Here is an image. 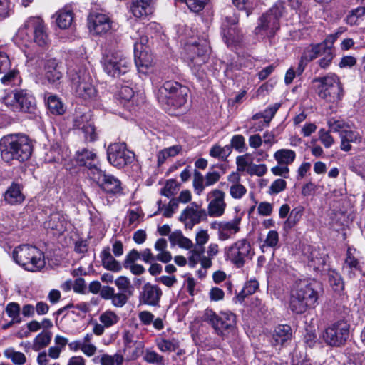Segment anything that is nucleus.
I'll list each match as a JSON object with an SVG mask.
<instances>
[{
	"label": "nucleus",
	"mask_w": 365,
	"mask_h": 365,
	"mask_svg": "<svg viewBox=\"0 0 365 365\" xmlns=\"http://www.w3.org/2000/svg\"><path fill=\"white\" fill-rule=\"evenodd\" d=\"M340 138L351 143H359L361 140V137L358 133L347 130H342L341 131Z\"/></svg>",
	"instance_id": "61"
},
{
	"label": "nucleus",
	"mask_w": 365,
	"mask_h": 365,
	"mask_svg": "<svg viewBox=\"0 0 365 365\" xmlns=\"http://www.w3.org/2000/svg\"><path fill=\"white\" fill-rule=\"evenodd\" d=\"M177 187V182L175 180H168L165 186L161 189L160 194L167 197H170L175 193Z\"/></svg>",
	"instance_id": "57"
},
{
	"label": "nucleus",
	"mask_w": 365,
	"mask_h": 365,
	"mask_svg": "<svg viewBox=\"0 0 365 365\" xmlns=\"http://www.w3.org/2000/svg\"><path fill=\"white\" fill-rule=\"evenodd\" d=\"M320 57L322 58L319 60L318 63L320 68L324 69L328 68L330 66L334 57L333 48L327 46L326 42H324V48Z\"/></svg>",
	"instance_id": "38"
},
{
	"label": "nucleus",
	"mask_w": 365,
	"mask_h": 365,
	"mask_svg": "<svg viewBox=\"0 0 365 365\" xmlns=\"http://www.w3.org/2000/svg\"><path fill=\"white\" fill-rule=\"evenodd\" d=\"M327 124L329 128V131L334 133H341V130L344 129L346 126V124L344 121L341 120H335L334 118L329 119L327 122Z\"/></svg>",
	"instance_id": "64"
},
{
	"label": "nucleus",
	"mask_w": 365,
	"mask_h": 365,
	"mask_svg": "<svg viewBox=\"0 0 365 365\" xmlns=\"http://www.w3.org/2000/svg\"><path fill=\"white\" fill-rule=\"evenodd\" d=\"M20 311V306L16 302H10L6 305V312L11 318V324H19L21 322Z\"/></svg>",
	"instance_id": "41"
},
{
	"label": "nucleus",
	"mask_w": 365,
	"mask_h": 365,
	"mask_svg": "<svg viewBox=\"0 0 365 365\" xmlns=\"http://www.w3.org/2000/svg\"><path fill=\"white\" fill-rule=\"evenodd\" d=\"M279 242V235L278 232L275 230H270L267 233V237L264 242V244L262 245V250L264 252V247H277Z\"/></svg>",
	"instance_id": "55"
},
{
	"label": "nucleus",
	"mask_w": 365,
	"mask_h": 365,
	"mask_svg": "<svg viewBox=\"0 0 365 365\" xmlns=\"http://www.w3.org/2000/svg\"><path fill=\"white\" fill-rule=\"evenodd\" d=\"M6 104L10 103L14 110L31 112L35 108V99L27 91H19L11 94L5 99Z\"/></svg>",
	"instance_id": "16"
},
{
	"label": "nucleus",
	"mask_w": 365,
	"mask_h": 365,
	"mask_svg": "<svg viewBox=\"0 0 365 365\" xmlns=\"http://www.w3.org/2000/svg\"><path fill=\"white\" fill-rule=\"evenodd\" d=\"M14 261L26 270L36 272L44 267V254L36 246L21 245L13 251Z\"/></svg>",
	"instance_id": "4"
},
{
	"label": "nucleus",
	"mask_w": 365,
	"mask_h": 365,
	"mask_svg": "<svg viewBox=\"0 0 365 365\" xmlns=\"http://www.w3.org/2000/svg\"><path fill=\"white\" fill-rule=\"evenodd\" d=\"M314 83H318L317 91L318 96L329 102H337L344 96V90L339 78L334 73L324 77L316 78Z\"/></svg>",
	"instance_id": "8"
},
{
	"label": "nucleus",
	"mask_w": 365,
	"mask_h": 365,
	"mask_svg": "<svg viewBox=\"0 0 365 365\" xmlns=\"http://www.w3.org/2000/svg\"><path fill=\"white\" fill-rule=\"evenodd\" d=\"M259 287V283L257 280H250L247 282L242 290L238 294V298L244 299L246 297L254 294Z\"/></svg>",
	"instance_id": "51"
},
{
	"label": "nucleus",
	"mask_w": 365,
	"mask_h": 365,
	"mask_svg": "<svg viewBox=\"0 0 365 365\" xmlns=\"http://www.w3.org/2000/svg\"><path fill=\"white\" fill-rule=\"evenodd\" d=\"M14 5L10 0H0V21L13 13Z\"/></svg>",
	"instance_id": "56"
},
{
	"label": "nucleus",
	"mask_w": 365,
	"mask_h": 365,
	"mask_svg": "<svg viewBox=\"0 0 365 365\" xmlns=\"http://www.w3.org/2000/svg\"><path fill=\"white\" fill-rule=\"evenodd\" d=\"M247 189L241 184H233L230 189V194L235 199L242 198L246 193Z\"/></svg>",
	"instance_id": "62"
},
{
	"label": "nucleus",
	"mask_w": 365,
	"mask_h": 365,
	"mask_svg": "<svg viewBox=\"0 0 365 365\" xmlns=\"http://www.w3.org/2000/svg\"><path fill=\"white\" fill-rule=\"evenodd\" d=\"M181 150L180 145H173L160 150L158 154V165L160 166L168 158L177 155Z\"/></svg>",
	"instance_id": "40"
},
{
	"label": "nucleus",
	"mask_w": 365,
	"mask_h": 365,
	"mask_svg": "<svg viewBox=\"0 0 365 365\" xmlns=\"http://www.w3.org/2000/svg\"><path fill=\"white\" fill-rule=\"evenodd\" d=\"M132 294L123 292H119L118 293L115 292L111 299L112 304L116 307H122L127 303L129 297Z\"/></svg>",
	"instance_id": "54"
},
{
	"label": "nucleus",
	"mask_w": 365,
	"mask_h": 365,
	"mask_svg": "<svg viewBox=\"0 0 365 365\" xmlns=\"http://www.w3.org/2000/svg\"><path fill=\"white\" fill-rule=\"evenodd\" d=\"M267 168L265 164H250L247 169V173L251 175L263 176L267 173Z\"/></svg>",
	"instance_id": "60"
},
{
	"label": "nucleus",
	"mask_w": 365,
	"mask_h": 365,
	"mask_svg": "<svg viewBox=\"0 0 365 365\" xmlns=\"http://www.w3.org/2000/svg\"><path fill=\"white\" fill-rule=\"evenodd\" d=\"M4 355L8 359H10L12 362L16 365H22L26 362L25 355L19 351H16L13 349H6L4 351Z\"/></svg>",
	"instance_id": "50"
},
{
	"label": "nucleus",
	"mask_w": 365,
	"mask_h": 365,
	"mask_svg": "<svg viewBox=\"0 0 365 365\" xmlns=\"http://www.w3.org/2000/svg\"><path fill=\"white\" fill-rule=\"evenodd\" d=\"M287 182L284 180L278 178L275 180L269 187V193L270 195L278 194L285 190Z\"/></svg>",
	"instance_id": "59"
},
{
	"label": "nucleus",
	"mask_w": 365,
	"mask_h": 365,
	"mask_svg": "<svg viewBox=\"0 0 365 365\" xmlns=\"http://www.w3.org/2000/svg\"><path fill=\"white\" fill-rule=\"evenodd\" d=\"M32 150L31 142L25 135H11L0 140L1 158L6 163L14 160L26 161L31 157Z\"/></svg>",
	"instance_id": "1"
},
{
	"label": "nucleus",
	"mask_w": 365,
	"mask_h": 365,
	"mask_svg": "<svg viewBox=\"0 0 365 365\" xmlns=\"http://www.w3.org/2000/svg\"><path fill=\"white\" fill-rule=\"evenodd\" d=\"M343 270L350 278L363 272L361 263L357 258L352 255L350 248L347 250L346 257L343 265Z\"/></svg>",
	"instance_id": "24"
},
{
	"label": "nucleus",
	"mask_w": 365,
	"mask_h": 365,
	"mask_svg": "<svg viewBox=\"0 0 365 365\" xmlns=\"http://www.w3.org/2000/svg\"><path fill=\"white\" fill-rule=\"evenodd\" d=\"M225 197V193L219 189H214L207 194V200L209 203L206 211L210 217H219L223 215L227 207Z\"/></svg>",
	"instance_id": "18"
},
{
	"label": "nucleus",
	"mask_w": 365,
	"mask_h": 365,
	"mask_svg": "<svg viewBox=\"0 0 365 365\" xmlns=\"http://www.w3.org/2000/svg\"><path fill=\"white\" fill-rule=\"evenodd\" d=\"M150 49L134 50V61L139 72L145 73L152 66L153 58L149 53Z\"/></svg>",
	"instance_id": "27"
},
{
	"label": "nucleus",
	"mask_w": 365,
	"mask_h": 365,
	"mask_svg": "<svg viewBox=\"0 0 365 365\" xmlns=\"http://www.w3.org/2000/svg\"><path fill=\"white\" fill-rule=\"evenodd\" d=\"M303 212V208L301 207L294 208L287 220L284 222V229H291L297 225L300 220Z\"/></svg>",
	"instance_id": "43"
},
{
	"label": "nucleus",
	"mask_w": 365,
	"mask_h": 365,
	"mask_svg": "<svg viewBox=\"0 0 365 365\" xmlns=\"http://www.w3.org/2000/svg\"><path fill=\"white\" fill-rule=\"evenodd\" d=\"M76 125L83 131L86 140L93 142L96 140L97 134L93 123L87 121L81 125V124L78 123V120H76Z\"/></svg>",
	"instance_id": "39"
},
{
	"label": "nucleus",
	"mask_w": 365,
	"mask_h": 365,
	"mask_svg": "<svg viewBox=\"0 0 365 365\" xmlns=\"http://www.w3.org/2000/svg\"><path fill=\"white\" fill-rule=\"evenodd\" d=\"M253 255L251 245L246 239H240L225 248V259L237 268H242Z\"/></svg>",
	"instance_id": "9"
},
{
	"label": "nucleus",
	"mask_w": 365,
	"mask_h": 365,
	"mask_svg": "<svg viewBox=\"0 0 365 365\" xmlns=\"http://www.w3.org/2000/svg\"><path fill=\"white\" fill-rule=\"evenodd\" d=\"M315 282H300L291 291L289 308L293 313L301 314L314 309L319 299Z\"/></svg>",
	"instance_id": "2"
},
{
	"label": "nucleus",
	"mask_w": 365,
	"mask_h": 365,
	"mask_svg": "<svg viewBox=\"0 0 365 365\" xmlns=\"http://www.w3.org/2000/svg\"><path fill=\"white\" fill-rule=\"evenodd\" d=\"M99 320L108 328L116 324L119 322L120 317L113 311L106 310L100 315Z\"/></svg>",
	"instance_id": "42"
},
{
	"label": "nucleus",
	"mask_w": 365,
	"mask_h": 365,
	"mask_svg": "<svg viewBox=\"0 0 365 365\" xmlns=\"http://www.w3.org/2000/svg\"><path fill=\"white\" fill-rule=\"evenodd\" d=\"M157 346L163 352L175 351L178 349L179 344L174 339L171 340L162 339L157 342Z\"/></svg>",
	"instance_id": "47"
},
{
	"label": "nucleus",
	"mask_w": 365,
	"mask_h": 365,
	"mask_svg": "<svg viewBox=\"0 0 365 365\" xmlns=\"http://www.w3.org/2000/svg\"><path fill=\"white\" fill-rule=\"evenodd\" d=\"M308 255L309 265L315 270H320L326 264L327 255L319 248L311 247Z\"/></svg>",
	"instance_id": "29"
},
{
	"label": "nucleus",
	"mask_w": 365,
	"mask_h": 365,
	"mask_svg": "<svg viewBox=\"0 0 365 365\" xmlns=\"http://www.w3.org/2000/svg\"><path fill=\"white\" fill-rule=\"evenodd\" d=\"M210 48L206 42L202 43L192 41L185 43L184 46L185 58L195 75L202 77L204 70L201 69L209 58Z\"/></svg>",
	"instance_id": "7"
},
{
	"label": "nucleus",
	"mask_w": 365,
	"mask_h": 365,
	"mask_svg": "<svg viewBox=\"0 0 365 365\" xmlns=\"http://www.w3.org/2000/svg\"><path fill=\"white\" fill-rule=\"evenodd\" d=\"M207 211L196 202H192L181 213L179 220L184 222L186 228L192 230L194 225L200 223L207 217Z\"/></svg>",
	"instance_id": "17"
},
{
	"label": "nucleus",
	"mask_w": 365,
	"mask_h": 365,
	"mask_svg": "<svg viewBox=\"0 0 365 365\" xmlns=\"http://www.w3.org/2000/svg\"><path fill=\"white\" fill-rule=\"evenodd\" d=\"M64 222L65 221L62 216L58 213H54L51 215L49 220L46 223L48 224V227L62 232L65 228Z\"/></svg>",
	"instance_id": "46"
},
{
	"label": "nucleus",
	"mask_w": 365,
	"mask_h": 365,
	"mask_svg": "<svg viewBox=\"0 0 365 365\" xmlns=\"http://www.w3.org/2000/svg\"><path fill=\"white\" fill-rule=\"evenodd\" d=\"M56 24L61 29H68L72 24L73 20V13L68 9L60 10L57 14Z\"/></svg>",
	"instance_id": "36"
},
{
	"label": "nucleus",
	"mask_w": 365,
	"mask_h": 365,
	"mask_svg": "<svg viewBox=\"0 0 365 365\" xmlns=\"http://www.w3.org/2000/svg\"><path fill=\"white\" fill-rule=\"evenodd\" d=\"M205 252V247L195 246L190 252V255L188 257V263L190 267H194L201 259L202 255Z\"/></svg>",
	"instance_id": "52"
},
{
	"label": "nucleus",
	"mask_w": 365,
	"mask_h": 365,
	"mask_svg": "<svg viewBox=\"0 0 365 365\" xmlns=\"http://www.w3.org/2000/svg\"><path fill=\"white\" fill-rule=\"evenodd\" d=\"M69 78L72 89L78 98L88 100L93 98L96 90L89 72L85 67H78L70 70Z\"/></svg>",
	"instance_id": "5"
},
{
	"label": "nucleus",
	"mask_w": 365,
	"mask_h": 365,
	"mask_svg": "<svg viewBox=\"0 0 365 365\" xmlns=\"http://www.w3.org/2000/svg\"><path fill=\"white\" fill-rule=\"evenodd\" d=\"M115 284L120 292L133 294V287L130 279L125 276H120L115 280Z\"/></svg>",
	"instance_id": "49"
},
{
	"label": "nucleus",
	"mask_w": 365,
	"mask_h": 365,
	"mask_svg": "<svg viewBox=\"0 0 365 365\" xmlns=\"http://www.w3.org/2000/svg\"><path fill=\"white\" fill-rule=\"evenodd\" d=\"M168 244L164 238L158 239L155 243V249L159 253L156 255V259L163 263H168L172 259V255L170 252L166 250Z\"/></svg>",
	"instance_id": "34"
},
{
	"label": "nucleus",
	"mask_w": 365,
	"mask_h": 365,
	"mask_svg": "<svg viewBox=\"0 0 365 365\" xmlns=\"http://www.w3.org/2000/svg\"><path fill=\"white\" fill-rule=\"evenodd\" d=\"M162 294V290L158 285L147 282L140 292L139 302L149 306H158Z\"/></svg>",
	"instance_id": "23"
},
{
	"label": "nucleus",
	"mask_w": 365,
	"mask_h": 365,
	"mask_svg": "<svg viewBox=\"0 0 365 365\" xmlns=\"http://www.w3.org/2000/svg\"><path fill=\"white\" fill-rule=\"evenodd\" d=\"M205 177L198 170H195L193 178V187L195 193L200 195L205 189Z\"/></svg>",
	"instance_id": "53"
},
{
	"label": "nucleus",
	"mask_w": 365,
	"mask_h": 365,
	"mask_svg": "<svg viewBox=\"0 0 365 365\" xmlns=\"http://www.w3.org/2000/svg\"><path fill=\"white\" fill-rule=\"evenodd\" d=\"M222 36L228 47H235L242 42L243 34L238 27V16L235 13H230L222 19Z\"/></svg>",
	"instance_id": "12"
},
{
	"label": "nucleus",
	"mask_w": 365,
	"mask_h": 365,
	"mask_svg": "<svg viewBox=\"0 0 365 365\" xmlns=\"http://www.w3.org/2000/svg\"><path fill=\"white\" fill-rule=\"evenodd\" d=\"M145 344L143 341H138L134 344L125 346L123 349V354L127 361L138 359L144 352Z\"/></svg>",
	"instance_id": "31"
},
{
	"label": "nucleus",
	"mask_w": 365,
	"mask_h": 365,
	"mask_svg": "<svg viewBox=\"0 0 365 365\" xmlns=\"http://www.w3.org/2000/svg\"><path fill=\"white\" fill-rule=\"evenodd\" d=\"M89 30L95 35H103L112 29V21L103 14H91L88 19Z\"/></svg>",
	"instance_id": "21"
},
{
	"label": "nucleus",
	"mask_w": 365,
	"mask_h": 365,
	"mask_svg": "<svg viewBox=\"0 0 365 365\" xmlns=\"http://www.w3.org/2000/svg\"><path fill=\"white\" fill-rule=\"evenodd\" d=\"M241 219L235 217L230 222H215L210 225L212 229L217 230L218 238L225 241L240 231Z\"/></svg>",
	"instance_id": "22"
},
{
	"label": "nucleus",
	"mask_w": 365,
	"mask_h": 365,
	"mask_svg": "<svg viewBox=\"0 0 365 365\" xmlns=\"http://www.w3.org/2000/svg\"><path fill=\"white\" fill-rule=\"evenodd\" d=\"M51 333L47 331H43L38 334L34 340L33 349L38 351L46 347L51 341Z\"/></svg>",
	"instance_id": "37"
},
{
	"label": "nucleus",
	"mask_w": 365,
	"mask_h": 365,
	"mask_svg": "<svg viewBox=\"0 0 365 365\" xmlns=\"http://www.w3.org/2000/svg\"><path fill=\"white\" fill-rule=\"evenodd\" d=\"M139 259H140V253L138 250L133 249L125 256L123 261L124 267L128 268L130 264H135V262Z\"/></svg>",
	"instance_id": "63"
},
{
	"label": "nucleus",
	"mask_w": 365,
	"mask_h": 365,
	"mask_svg": "<svg viewBox=\"0 0 365 365\" xmlns=\"http://www.w3.org/2000/svg\"><path fill=\"white\" fill-rule=\"evenodd\" d=\"M107 158L113 166L122 168L133 162L134 153L127 149L125 143H115L108 146Z\"/></svg>",
	"instance_id": "14"
},
{
	"label": "nucleus",
	"mask_w": 365,
	"mask_h": 365,
	"mask_svg": "<svg viewBox=\"0 0 365 365\" xmlns=\"http://www.w3.org/2000/svg\"><path fill=\"white\" fill-rule=\"evenodd\" d=\"M96 181L100 187L106 193L110 195H118L122 193L123 188L120 181L112 175H108L101 170L91 178Z\"/></svg>",
	"instance_id": "19"
},
{
	"label": "nucleus",
	"mask_w": 365,
	"mask_h": 365,
	"mask_svg": "<svg viewBox=\"0 0 365 365\" xmlns=\"http://www.w3.org/2000/svg\"><path fill=\"white\" fill-rule=\"evenodd\" d=\"M232 148L239 153L244 152L247 148L245 144V139L242 135H234L230 141Z\"/></svg>",
	"instance_id": "58"
},
{
	"label": "nucleus",
	"mask_w": 365,
	"mask_h": 365,
	"mask_svg": "<svg viewBox=\"0 0 365 365\" xmlns=\"http://www.w3.org/2000/svg\"><path fill=\"white\" fill-rule=\"evenodd\" d=\"M4 199L11 205L21 203L24 200V195L21 192V186L18 183L13 182L6 191Z\"/></svg>",
	"instance_id": "30"
},
{
	"label": "nucleus",
	"mask_w": 365,
	"mask_h": 365,
	"mask_svg": "<svg viewBox=\"0 0 365 365\" xmlns=\"http://www.w3.org/2000/svg\"><path fill=\"white\" fill-rule=\"evenodd\" d=\"M203 319L222 339H225L230 334L235 332L236 316L230 312H220L217 314L212 309H207L204 312Z\"/></svg>",
	"instance_id": "6"
},
{
	"label": "nucleus",
	"mask_w": 365,
	"mask_h": 365,
	"mask_svg": "<svg viewBox=\"0 0 365 365\" xmlns=\"http://www.w3.org/2000/svg\"><path fill=\"white\" fill-rule=\"evenodd\" d=\"M143 360L148 364L164 365V358L155 351L147 349L143 357Z\"/></svg>",
	"instance_id": "48"
},
{
	"label": "nucleus",
	"mask_w": 365,
	"mask_h": 365,
	"mask_svg": "<svg viewBox=\"0 0 365 365\" xmlns=\"http://www.w3.org/2000/svg\"><path fill=\"white\" fill-rule=\"evenodd\" d=\"M292 336V329L289 325H279L272 334V344L274 346H284L287 341L291 340Z\"/></svg>",
	"instance_id": "26"
},
{
	"label": "nucleus",
	"mask_w": 365,
	"mask_h": 365,
	"mask_svg": "<svg viewBox=\"0 0 365 365\" xmlns=\"http://www.w3.org/2000/svg\"><path fill=\"white\" fill-rule=\"evenodd\" d=\"M33 34V40L41 47L46 46L50 40L43 20L38 16L29 18L24 24L22 29Z\"/></svg>",
	"instance_id": "15"
},
{
	"label": "nucleus",
	"mask_w": 365,
	"mask_h": 365,
	"mask_svg": "<svg viewBox=\"0 0 365 365\" xmlns=\"http://www.w3.org/2000/svg\"><path fill=\"white\" fill-rule=\"evenodd\" d=\"M100 257L103 267L107 270L118 272L122 269V265L111 255L109 247L103 249Z\"/></svg>",
	"instance_id": "28"
},
{
	"label": "nucleus",
	"mask_w": 365,
	"mask_h": 365,
	"mask_svg": "<svg viewBox=\"0 0 365 365\" xmlns=\"http://www.w3.org/2000/svg\"><path fill=\"white\" fill-rule=\"evenodd\" d=\"M160 91L166 96L168 104L178 108L187 103L190 89L178 82L169 81L163 83Z\"/></svg>",
	"instance_id": "11"
},
{
	"label": "nucleus",
	"mask_w": 365,
	"mask_h": 365,
	"mask_svg": "<svg viewBox=\"0 0 365 365\" xmlns=\"http://www.w3.org/2000/svg\"><path fill=\"white\" fill-rule=\"evenodd\" d=\"M61 66L55 58L47 59L44 65L45 77L51 83L58 82L62 78Z\"/></svg>",
	"instance_id": "25"
},
{
	"label": "nucleus",
	"mask_w": 365,
	"mask_h": 365,
	"mask_svg": "<svg viewBox=\"0 0 365 365\" xmlns=\"http://www.w3.org/2000/svg\"><path fill=\"white\" fill-rule=\"evenodd\" d=\"M101 62L105 72L113 77L127 73L130 66V62L119 53L106 54Z\"/></svg>",
	"instance_id": "13"
},
{
	"label": "nucleus",
	"mask_w": 365,
	"mask_h": 365,
	"mask_svg": "<svg viewBox=\"0 0 365 365\" xmlns=\"http://www.w3.org/2000/svg\"><path fill=\"white\" fill-rule=\"evenodd\" d=\"M130 11L136 18H143L152 13V9H148L136 0L131 3Z\"/></svg>",
	"instance_id": "44"
},
{
	"label": "nucleus",
	"mask_w": 365,
	"mask_h": 365,
	"mask_svg": "<svg viewBox=\"0 0 365 365\" xmlns=\"http://www.w3.org/2000/svg\"><path fill=\"white\" fill-rule=\"evenodd\" d=\"M285 10L284 4L277 1L266 13L258 19V24L255 29V34L260 38H272L279 29V19Z\"/></svg>",
	"instance_id": "3"
},
{
	"label": "nucleus",
	"mask_w": 365,
	"mask_h": 365,
	"mask_svg": "<svg viewBox=\"0 0 365 365\" xmlns=\"http://www.w3.org/2000/svg\"><path fill=\"white\" fill-rule=\"evenodd\" d=\"M76 160L78 165L84 166L88 168V175L92 178L101 169L99 167V160L93 150L87 148H83L78 150L76 154Z\"/></svg>",
	"instance_id": "20"
},
{
	"label": "nucleus",
	"mask_w": 365,
	"mask_h": 365,
	"mask_svg": "<svg viewBox=\"0 0 365 365\" xmlns=\"http://www.w3.org/2000/svg\"><path fill=\"white\" fill-rule=\"evenodd\" d=\"M48 109L52 114L62 115L66 109L60 98L56 95L50 94L46 99Z\"/></svg>",
	"instance_id": "35"
},
{
	"label": "nucleus",
	"mask_w": 365,
	"mask_h": 365,
	"mask_svg": "<svg viewBox=\"0 0 365 365\" xmlns=\"http://www.w3.org/2000/svg\"><path fill=\"white\" fill-rule=\"evenodd\" d=\"M324 48V42L321 43L312 44L304 50L301 58L302 61H304L305 63L312 61L317 57L322 56Z\"/></svg>",
	"instance_id": "32"
},
{
	"label": "nucleus",
	"mask_w": 365,
	"mask_h": 365,
	"mask_svg": "<svg viewBox=\"0 0 365 365\" xmlns=\"http://www.w3.org/2000/svg\"><path fill=\"white\" fill-rule=\"evenodd\" d=\"M350 326L347 322L340 320L333 323L322 332L324 341L330 346H344L349 336Z\"/></svg>",
	"instance_id": "10"
},
{
	"label": "nucleus",
	"mask_w": 365,
	"mask_h": 365,
	"mask_svg": "<svg viewBox=\"0 0 365 365\" xmlns=\"http://www.w3.org/2000/svg\"><path fill=\"white\" fill-rule=\"evenodd\" d=\"M328 282L335 292H341L344 289V282L338 272L329 271L328 273Z\"/></svg>",
	"instance_id": "45"
},
{
	"label": "nucleus",
	"mask_w": 365,
	"mask_h": 365,
	"mask_svg": "<svg viewBox=\"0 0 365 365\" xmlns=\"http://www.w3.org/2000/svg\"><path fill=\"white\" fill-rule=\"evenodd\" d=\"M274 158L278 164L288 166L294 161L296 153L290 149H280L274 153Z\"/></svg>",
	"instance_id": "33"
}]
</instances>
